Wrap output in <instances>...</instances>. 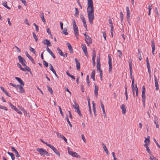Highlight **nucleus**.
I'll list each match as a JSON object with an SVG mask.
<instances>
[{
  "mask_svg": "<svg viewBox=\"0 0 160 160\" xmlns=\"http://www.w3.org/2000/svg\"><path fill=\"white\" fill-rule=\"evenodd\" d=\"M11 148L12 151L14 152L15 153L17 151L13 147H11Z\"/></svg>",
  "mask_w": 160,
  "mask_h": 160,
  "instance_id": "obj_62",
  "label": "nucleus"
},
{
  "mask_svg": "<svg viewBox=\"0 0 160 160\" xmlns=\"http://www.w3.org/2000/svg\"><path fill=\"white\" fill-rule=\"evenodd\" d=\"M120 18L121 19V22H122L123 21V13H122V12H120Z\"/></svg>",
  "mask_w": 160,
  "mask_h": 160,
  "instance_id": "obj_35",
  "label": "nucleus"
},
{
  "mask_svg": "<svg viewBox=\"0 0 160 160\" xmlns=\"http://www.w3.org/2000/svg\"><path fill=\"white\" fill-rule=\"evenodd\" d=\"M86 81L87 83L88 86V87H89L90 85V82L89 80V77L88 75H87L86 77Z\"/></svg>",
  "mask_w": 160,
  "mask_h": 160,
  "instance_id": "obj_33",
  "label": "nucleus"
},
{
  "mask_svg": "<svg viewBox=\"0 0 160 160\" xmlns=\"http://www.w3.org/2000/svg\"><path fill=\"white\" fill-rule=\"evenodd\" d=\"M150 159L151 160H158L155 157L153 156H151L150 158Z\"/></svg>",
  "mask_w": 160,
  "mask_h": 160,
  "instance_id": "obj_55",
  "label": "nucleus"
},
{
  "mask_svg": "<svg viewBox=\"0 0 160 160\" xmlns=\"http://www.w3.org/2000/svg\"><path fill=\"white\" fill-rule=\"evenodd\" d=\"M40 18L42 19V21L44 23H46V21L44 18V15L43 13H40Z\"/></svg>",
  "mask_w": 160,
  "mask_h": 160,
  "instance_id": "obj_23",
  "label": "nucleus"
},
{
  "mask_svg": "<svg viewBox=\"0 0 160 160\" xmlns=\"http://www.w3.org/2000/svg\"><path fill=\"white\" fill-rule=\"evenodd\" d=\"M135 92H136V95L137 97L138 96V89L137 86V84H136V88H135Z\"/></svg>",
  "mask_w": 160,
  "mask_h": 160,
  "instance_id": "obj_53",
  "label": "nucleus"
},
{
  "mask_svg": "<svg viewBox=\"0 0 160 160\" xmlns=\"http://www.w3.org/2000/svg\"><path fill=\"white\" fill-rule=\"evenodd\" d=\"M138 52L139 60L140 61H141V60L142 59L141 52H140V51L139 50H138Z\"/></svg>",
  "mask_w": 160,
  "mask_h": 160,
  "instance_id": "obj_39",
  "label": "nucleus"
},
{
  "mask_svg": "<svg viewBox=\"0 0 160 160\" xmlns=\"http://www.w3.org/2000/svg\"><path fill=\"white\" fill-rule=\"evenodd\" d=\"M62 32L63 33L66 35H68V34L66 29H64L63 30H62Z\"/></svg>",
  "mask_w": 160,
  "mask_h": 160,
  "instance_id": "obj_48",
  "label": "nucleus"
},
{
  "mask_svg": "<svg viewBox=\"0 0 160 160\" xmlns=\"http://www.w3.org/2000/svg\"><path fill=\"white\" fill-rule=\"evenodd\" d=\"M10 107L12 109L15 110L16 109V108L15 107L14 105L11 104V102H9Z\"/></svg>",
  "mask_w": 160,
  "mask_h": 160,
  "instance_id": "obj_38",
  "label": "nucleus"
},
{
  "mask_svg": "<svg viewBox=\"0 0 160 160\" xmlns=\"http://www.w3.org/2000/svg\"><path fill=\"white\" fill-rule=\"evenodd\" d=\"M47 146L49 147L53 151L56 148H55L52 145L49 144H47Z\"/></svg>",
  "mask_w": 160,
  "mask_h": 160,
  "instance_id": "obj_37",
  "label": "nucleus"
},
{
  "mask_svg": "<svg viewBox=\"0 0 160 160\" xmlns=\"http://www.w3.org/2000/svg\"><path fill=\"white\" fill-rule=\"evenodd\" d=\"M57 135L58 137H59L61 138H62L63 136V135H62L61 133H57Z\"/></svg>",
  "mask_w": 160,
  "mask_h": 160,
  "instance_id": "obj_61",
  "label": "nucleus"
},
{
  "mask_svg": "<svg viewBox=\"0 0 160 160\" xmlns=\"http://www.w3.org/2000/svg\"><path fill=\"white\" fill-rule=\"evenodd\" d=\"M121 108L122 110V114H124L126 112V110L124 105H122L121 106Z\"/></svg>",
  "mask_w": 160,
  "mask_h": 160,
  "instance_id": "obj_22",
  "label": "nucleus"
},
{
  "mask_svg": "<svg viewBox=\"0 0 160 160\" xmlns=\"http://www.w3.org/2000/svg\"><path fill=\"white\" fill-rule=\"evenodd\" d=\"M42 43L44 44H46L47 45V46H51V43L49 40H48L47 39H45L44 40L42 41Z\"/></svg>",
  "mask_w": 160,
  "mask_h": 160,
  "instance_id": "obj_13",
  "label": "nucleus"
},
{
  "mask_svg": "<svg viewBox=\"0 0 160 160\" xmlns=\"http://www.w3.org/2000/svg\"><path fill=\"white\" fill-rule=\"evenodd\" d=\"M19 88V92L21 93H23L25 92V91L23 87L20 85H18V89Z\"/></svg>",
  "mask_w": 160,
  "mask_h": 160,
  "instance_id": "obj_15",
  "label": "nucleus"
},
{
  "mask_svg": "<svg viewBox=\"0 0 160 160\" xmlns=\"http://www.w3.org/2000/svg\"><path fill=\"white\" fill-rule=\"evenodd\" d=\"M18 59L19 62L22 64L23 66H27L25 63L26 61L21 56H19L18 57Z\"/></svg>",
  "mask_w": 160,
  "mask_h": 160,
  "instance_id": "obj_7",
  "label": "nucleus"
},
{
  "mask_svg": "<svg viewBox=\"0 0 160 160\" xmlns=\"http://www.w3.org/2000/svg\"><path fill=\"white\" fill-rule=\"evenodd\" d=\"M142 102L143 105L145 107V88L144 85L142 87Z\"/></svg>",
  "mask_w": 160,
  "mask_h": 160,
  "instance_id": "obj_5",
  "label": "nucleus"
},
{
  "mask_svg": "<svg viewBox=\"0 0 160 160\" xmlns=\"http://www.w3.org/2000/svg\"><path fill=\"white\" fill-rule=\"evenodd\" d=\"M36 151L38 152L43 157L45 156V155L47 156H48V154L46 150L42 148H38L36 149Z\"/></svg>",
  "mask_w": 160,
  "mask_h": 160,
  "instance_id": "obj_3",
  "label": "nucleus"
},
{
  "mask_svg": "<svg viewBox=\"0 0 160 160\" xmlns=\"http://www.w3.org/2000/svg\"><path fill=\"white\" fill-rule=\"evenodd\" d=\"M66 119H67V122H68L69 125L71 127H72V125H71V123L70 121H69V120L68 118V117H67L66 118Z\"/></svg>",
  "mask_w": 160,
  "mask_h": 160,
  "instance_id": "obj_60",
  "label": "nucleus"
},
{
  "mask_svg": "<svg viewBox=\"0 0 160 160\" xmlns=\"http://www.w3.org/2000/svg\"><path fill=\"white\" fill-rule=\"evenodd\" d=\"M150 137L149 136H147V138H145V140L144 141L145 144L144 145V146L146 148V150L147 152L150 154H151V152L150 150L148 147V145L150 144Z\"/></svg>",
  "mask_w": 160,
  "mask_h": 160,
  "instance_id": "obj_2",
  "label": "nucleus"
},
{
  "mask_svg": "<svg viewBox=\"0 0 160 160\" xmlns=\"http://www.w3.org/2000/svg\"><path fill=\"white\" fill-rule=\"evenodd\" d=\"M87 0V12L88 20L90 24L92 23L93 20L94 19V9L92 0Z\"/></svg>",
  "mask_w": 160,
  "mask_h": 160,
  "instance_id": "obj_1",
  "label": "nucleus"
},
{
  "mask_svg": "<svg viewBox=\"0 0 160 160\" xmlns=\"http://www.w3.org/2000/svg\"><path fill=\"white\" fill-rule=\"evenodd\" d=\"M48 90L50 92L51 94H53V92L52 89L49 87H48Z\"/></svg>",
  "mask_w": 160,
  "mask_h": 160,
  "instance_id": "obj_44",
  "label": "nucleus"
},
{
  "mask_svg": "<svg viewBox=\"0 0 160 160\" xmlns=\"http://www.w3.org/2000/svg\"><path fill=\"white\" fill-rule=\"evenodd\" d=\"M29 50L31 52H32L34 54H36V52L34 48H32L31 47H30Z\"/></svg>",
  "mask_w": 160,
  "mask_h": 160,
  "instance_id": "obj_42",
  "label": "nucleus"
},
{
  "mask_svg": "<svg viewBox=\"0 0 160 160\" xmlns=\"http://www.w3.org/2000/svg\"><path fill=\"white\" fill-rule=\"evenodd\" d=\"M152 5L151 4H149L148 5V10L149 11H151L152 9Z\"/></svg>",
  "mask_w": 160,
  "mask_h": 160,
  "instance_id": "obj_54",
  "label": "nucleus"
},
{
  "mask_svg": "<svg viewBox=\"0 0 160 160\" xmlns=\"http://www.w3.org/2000/svg\"><path fill=\"white\" fill-rule=\"evenodd\" d=\"M10 85L11 86H13V87H15L17 89H18V85H16L15 84H14L12 83H9Z\"/></svg>",
  "mask_w": 160,
  "mask_h": 160,
  "instance_id": "obj_51",
  "label": "nucleus"
},
{
  "mask_svg": "<svg viewBox=\"0 0 160 160\" xmlns=\"http://www.w3.org/2000/svg\"><path fill=\"white\" fill-rule=\"evenodd\" d=\"M75 111L76 112H77L78 113L80 117H82V114H81V111H80V109H79V108H78V109H77L76 110H75Z\"/></svg>",
  "mask_w": 160,
  "mask_h": 160,
  "instance_id": "obj_34",
  "label": "nucleus"
},
{
  "mask_svg": "<svg viewBox=\"0 0 160 160\" xmlns=\"http://www.w3.org/2000/svg\"><path fill=\"white\" fill-rule=\"evenodd\" d=\"M154 122L156 125V128H158L159 126L158 124V118L157 116H155L154 117Z\"/></svg>",
  "mask_w": 160,
  "mask_h": 160,
  "instance_id": "obj_12",
  "label": "nucleus"
},
{
  "mask_svg": "<svg viewBox=\"0 0 160 160\" xmlns=\"http://www.w3.org/2000/svg\"><path fill=\"white\" fill-rule=\"evenodd\" d=\"M33 25L35 27V29H36V31L37 32H38L39 31V29H38V26L36 25V24L35 23H33Z\"/></svg>",
  "mask_w": 160,
  "mask_h": 160,
  "instance_id": "obj_41",
  "label": "nucleus"
},
{
  "mask_svg": "<svg viewBox=\"0 0 160 160\" xmlns=\"http://www.w3.org/2000/svg\"><path fill=\"white\" fill-rule=\"evenodd\" d=\"M0 109H3L5 110L6 111L8 110V109L6 107L2 106L1 105H0Z\"/></svg>",
  "mask_w": 160,
  "mask_h": 160,
  "instance_id": "obj_49",
  "label": "nucleus"
},
{
  "mask_svg": "<svg viewBox=\"0 0 160 160\" xmlns=\"http://www.w3.org/2000/svg\"><path fill=\"white\" fill-rule=\"evenodd\" d=\"M118 52L119 55L118 56L120 58H121L122 56V52L120 50H118Z\"/></svg>",
  "mask_w": 160,
  "mask_h": 160,
  "instance_id": "obj_45",
  "label": "nucleus"
},
{
  "mask_svg": "<svg viewBox=\"0 0 160 160\" xmlns=\"http://www.w3.org/2000/svg\"><path fill=\"white\" fill-rule=\"evenodd\" d=\"M17 65L18 67H19L20 69L23 71H28L30 72L31 71L30 68L28 66H24V68L22 67L21 65L19 63L17 64Z\"/></svg>",
  "mask_w": 160,
  "mask_h": 160,
  "instance_id": "obj_6",
  "label": "nucleus"
},
{
  "mask_svg": "<svg viewBox=\"0 0 160 160\" xmlns=\"http://www.w3.org/2000/svg\"><path fill=\"white\" fill-rule=\"evenodd\" d=\"M127 11V18H130V11L129 10V7H126Z\"/></svg>",
  "mask_w": 160,
  "mask_h": 160,
  "instance_id": "obj_19",
  "label": "nucleus"
},
{
  "mask_svg": "<svg viewBox=\"0 0 160 160\" xmlns=\"http://www.w3.org/2000/svg\"><path fill=\"white\" fill-rule=\"evenodd\" d=\"M32 35H33V37L35 39L36 42H37L38 40V38L37 37V36H36L35 33L34 32H32Z\"/></svg>",
  "mask_w": 160,
  "mask_h": 160,
  "instance_id": "obj_31",
  "label": "nucleus"
},
{
  "mask_svg": "<svg viewBox=\"0 0 160 160\" xmlns=\"http://www.w3.org/2000/svg\"><path fill=\"white\" fill-rule=\"evenodd\" d=\"M15 110V111H16L19 114H20V115H22V112L20 111H19L18 109H17V108H16V109H15L14 110Z\"/></svg>",
  "mask_w": 160,
  "mask_h": 160,
  "instance_id": "obj_56",
  "label": "nucleus"
},
{
  "mask_svg": "<svg viewBox=\"0 0 160 160\" xmlns=\"http://www.w3.org/2000/svg\"><path fill=\"white\" fill-rule=\"evenodd\" d=\"M2 5L7 9H10V8L8 6L7 2L6 1H5L3 2L2 3Z\"/></svg>",
  "mask_w": 160,
  "mask_h": 160,
  "instance_id": "obj_27",
  "label": "nucleus"
},
{
  "mask_svg": "<svg viewBox=\"0 0 160 160\" xmlns=\"http://www.w3.org/2000/svg\"><path fill=\"white\" fill-rule=\"evenodd\" d=\"M154 81L155 87H156V90H158L159 89L158 84L157 77L155 76H154Z\"/></svg>",
  "mask_w": 160,
  "mask_h": 160,
  "instance_id": "obj_14",
  "label": "nucleus"
},
{
  "mask_svg": "<svg viewBox=\"0 0 160 160\" xmlns=\"http://www.w3.org/2000/svg\"><path fill=\"white\" fill-rule=\"evenodd\" d=\"M100 79L101 81L102 80V70H100Z\"/></svg>",
  "mask_w": 160,
  "mask_h": 160,
  "instance_id": "obj_47",
  "label": "nucleus"
},
{
  "mask_svg": "<svg viewBox=\"0 0 160 160\" xmlns=\"http://www.w3.org/2000/svg\"><path fill=\"white\" fill-rule=\"evenodd\" d=\"M53 151L56 154L58 155L59 157L60 156V153L58 151V150H57L56 148H55Z\"/></svg>",
  "mask_w": 160,
  "mask_h": 160,
  "instance_id": "obj_40",
  "label": "nucleus"
},
{
  "mask_svg": "<svg viewBox=\"0 0 160 160\" xmlns=\"http://www.w3.org/2000/svg\"><path fill=\"white\" fill-rule=\"evenodd\" d=\"M86 37H87L85 38V40L87 44L89 46V44L92 43V39L89 36Z\"/></svg>",
  "mask_w": 160,
  "mask_h": 160,
  "instance_id": "obj_10",
  "label": "nucleus"
},
{
  "mask_svg": "<svg viewBox=\"0 0 160 160\" xmlns=\"http://www.w3.org/2000/svg\"><path fill=\"white\" fill-rule=\"evenodd\" d=\"M98 87L96 85L95 86V89H94V94L95 96L97 97L98 95Z\"/></svg>",
  "mask_w": 160,
  "mask_h": 160,
  "instance_id": "obj_20",
  "label": "nucleus"
},
{
  "mask_svg": "<svg viewBox=\"0 0 160 160\" xmlns=\"http://www.w3.org/2000/svg\"><path fill=\"white\" fill-rule=\"evenodd\" d=\"M103 148L104 151H105L107 155H108L109 152L106 148V146L104 144H103Z\"/></svg>",
  "mask_w": 160,
  "mask_h": 160,
  "instance_id": "obj_30",
  "label": "nucleus"
},
{
  "mask_svg": "<svg viewBox=\"0 0 160 160\" xmlns=\"http://www.w3.org/2000/svg\"><path fill=\"white\" fill-rule=\"evenodd\" d=\"M83 23L84 27L85 28L86 30L87 31L88 30L87 29V25L86 21H85L84 22H83Z\"/></svg>",
  "mask_w": 160,
  "mask_h": 160,
  "instance_id": "obj_57",
  "label": "nucleus"
},
{
  "mask_svg": "<svg viewBox=\"0 0 160 160\" xmlns=\"http://www.w3.org/2000/svg\"><path fill=\"white\" fill-rule=\"evenodd\" d=\"M81 47L85 55L87 56H88V52L87 51V47L86 45L85 44H82L81 45Z\"/></svg>",
  "mask_w": 160,
  "mask_h": 160,
  "instance_id": "obj_11",
  "label": "nucleus"
},
{
  "mask_svg": "<svg viewBox=\"0 0 160 160\" xmlns=\"http://www.w3.org/2000/svg\"><path fill=\"white\" fill-rule=\"evenodd\" d=\"M43 64L44 65L45 67H48V64L44 60H43Z\"/></svg>",
  "mask_w": 160,
  "mask_h": 160,
  "instance_id": "obj_58",
  "label": "nucleus"
},
{
  "mask_svg": "<svg viewBox=\"0 0 160 160\" xmlns=\"http://www.w3.org/2000/svg\"><path fill=\"white\" fill-rule=\"evenodd\" d=\"M58 107L59 110H60V114H61V115L62 116H63V112L62 110V109H61V108L59 106H58Z\"/></svg>",
  "mask_w": 160,
  "mask_h": 160,
  "instance_id": "obj_52",
  "label": "nucleus"
},
{
  "mask_svg": "<svg viewBox=\"0 0 160 160\" xmlns=\"http://www.w3.org/2000/svg\"><path fill=\"white\" fill-rule=\"evenodd\" d=\"M152 51H155V46L154 44V43L153 42H152Z\"/></svg>",
  "mask_w": 160,
  "mask_h": 160,
  "instance_id": "obj_36",
  "label": "nucleus"
},
{
  "mask_svg": "<svg viewBox=\"0 0 160 160\" xmlns=\"http://www.w3.org/2000/svg\"><path fill=\"white\" fill-rule=\"evenodd\" d=\"M20 1L25 5L26 6L27 5V2L25 0H20Z\"/></svg>",
  "mask_w": 160,
  "mask_h": 160,
  "instance_id": "obj_64",
  "label": "nucleus"
},
{
  "mask_svg": "<svg viewBox=\"0 0 160 160\" xmlns=\"http://www.w3.org/2000/svg\"><path fill=\"white\" fill-rule=\"evenodd\" d=\"M68 152L69 155L74 157L78 158L79 157V155L77 153L71 151L70 149H68Z\"/></svg>",
  "mask_w": 160,
  "mask_h": 160,
  "instance_id": "obj_8",
  "label": "nucleus"
},
{
  "mask_svg": "<svg viewBox=\"0 0 160 160\" xmlns=\"http://www.w3.org/2000/svg\"><path fill=\"white\" fill-rule=\"evenodd\" d=\"M72 106L75 110L79 108L78 105L76 102H74V104Z\"/></svg>",
  "mask_w": 160,
  "mask_h": 160,
  "instance_id": "obj_28",
  "label": "nucleus"
},
{
  "mask_svg": "<svg viewBox=\"0 0 160 160\" xmlns=\"http://www.w3.org/2000/svg\"><path fill=\"white\" fill-rule=\"evenodd\" d=\"M75 61L76 63V67L77 70L79 71L80 69V64L79 62L78 61V60L76 58L75 59Z\"/></svg>",
  "mask_w": 160,
  "mask_h": 160,
  "instance_id": "obj_18",
  "label": "nucleus"
},
{
  "mask_svg": "<svg viewBox=\"0 0 160 160\" xmlns=\"http://www.w3.org/2000/svg\"><path fill=\"white\" fill-rule=\"evenodd\" d=\"M95 72L94 70L92 71L91 73V78H92L93 81H95Z\"/></svg>",
  "mask_w": 160,
  "mask_h": 160,
  "instance_id": "obj_25",
  "label": "nucleus"
},
{
  "mask_svg": "<svg viewBox=\"0 0 160 160\" xmlns=\"http://www.w3.org/2000/svg\"><path fill=\"white\" fill-rule=\"evenodd\" d=\"M93 105V110L94 114L96 113V108H95V104L94 103V102H92Z\"/></svg>",
  "mask_w": 160,
  "mask_h": 160,
  "instance_id": "obj_32",
  "label": "nucleus"
},
{
  "mask_svg": "<svg viewBox=\"0 0 160 160\" xmlns=\"http://www.w3.org/2000/svg\"><path fill=\"white\" fill-rule=\"evenodd\" d=\"M57 50L58 52V53L59 54V55L61 56H63V57H65L64 55H63V53L62 51L60 49V48H57Z\"/></svg>",
  "mask_w": 160,
  "mask_h": 160,
  "instance_id": "obj_26",
  "label": "nucleus"
},
{
  "mask_svg": "<svg viewBox=\"0 0 160 160\" xmlns=\"http://www.w3.org/2000/svg\"><path fill=\"white\" fill-rule=\"evenodd\" d=\"M7 153L11 156L12 160H14L15 156L13 153L9 152H8Z\"/></svg>",
  "mask_w": 160,
  "mask_h": 160,
  "instance_id": "obj_24",
  "label": "nucleus"
},
{
  "mask_svg": "<svg viewBox=\"0 0 160 160\" xmlns=\"http://www.w3.org/2000/svg\"><path fill=\"white\" fill-rule=\"evenodd\" d=\"M73 28L74 32V34L77 35L78 32V27L76 24V22L74 19H72Z\"/></svg>",
  "mask_w": 160,
  "mask_h": 160,
  "instance_id": "obj_4",
  "label": "nucleus"
},
{
  "mask_svg": "<svg viewBox=\"0 0 160 160\" xmlns=\"http://www.w3.org/2000/svg\"><path fill=\"white\" fill-rule=\"evenodd\" d=\"M47 51L52 56V57L54 59H55V56L54 55V54H53V52L50 50V49L48 48H47Z\"/></svg>",
  "mask_w": 160,
  "mask_h": 160,
  "instance_id": "obj_21",
  "label": "nucleus"
},
{
  "mask_svg": "<svg viewBox=\"0 0 160 160\" xmlns=\"http://www.w3.org/2000/svg\"><path fill=\"white\" fill-rule=\"evenodd\" d=\"M108 64L109 66V72H111L112 71V58L110 55H108Z\"/></svg>",
  "mask_w": 160,
  "mask_h": 160,
  "instance_id": "obj_9",
  "label": "nucleus"
},
{
  "mask_svg": "<svg viewBox=\"0 0 160 160\" xmlns=\"http://www.w3.org/2000/svg\"><path fill=\"white\" fill-rule=\"evenodd\" d=\"M25 23L28 25V26H30V23L28 22V19H26L24 21Z\"/></svg>",
  "mask_w": 160,
  "mask_h": 160,
  "instance_id": "obj_59",
  "label": "nucleus"
},
{
  "mask_svg": "<svg viewBox=\"0 0 160 160\" xmlns=\"http://www.w3.org/2000/svg\"><path fill=\"white\" fill-rule=\"evenodd\" d=\"M15 78L17 81H18L21 85H24V83L23 82L20 78L17 77H15Z\"/></svg>",
  "mask_w": 160,
  "mask_h": 160,
  "instance_id": "obj_17",
  "label": "nucleus"
},
{
  "mask_svg": "<svg viewBox=\"0 0 160 160\" xmlns=\"http://www.w3.org/2000/svg\"><path fill=\"white\" fill-rule=\"evenodd\" d=\"M100 63H97V70H98L100 72V70H101L100 69Z\"/></svg>",
  "mask_w": 160,
  "mask_h": 160,
  "instance_id": "obj_43",
  "label": "nucleus"
},
{
  "mask_svg": "<svg viewBox=\"0 0 160 160\" xmlns=\"http://www.w3.org/2000/svg\"><path fill=\"white\" fill-rule=\"evenodd\" d=\"M147 67L148 69V71L149 74V76L151 75V69H150V65L147 66Z\"/></svg>",
  "mask_w": 160,
  "mask_h": 160,
  "instance_id": "obj_46",
  "label": "nucleus"
},
{
  "mask_svg": "<svg viewBox=\"0 0 160 160\" xmlns=\"http://www.w3.org/2000/svg\"><path fill=\"white\" fill-rule=\"evenodd\" d=\"M79 11L78 9L77 8H75V13L74 15L77 18L78 16Z\"/></svg>",
  "mask_w": 160,
  "mask_h": 160,
  "instance_id": "obj_29",
  "label": "nucleus"
},
{
  "mask_svg": "<svg viewBox=\"0 0 160 160\" xmlns=\"http://www.w3.org/2000/svg\"><path fill=\"white\" fill-rule=\"evenodd\" d=\"M67 44L70 53L71 54H72L73 53V52L72 46H71V44L69 42H67Z\"/></svg>",
  "mask_w": 160,
  "mask_h": 160,
  "instance_id": "obj_16",
  "label": "nucleus"
},
{
  "mask_svg": "<svg viewBox=\"0 0 160 160\" xmlns=\"http://www.w3.org/2000/svg\"><path fill=\"white\" fill-rule=\"evenodd\" d=\"M136 88V84L135 85V88H132V93L133 97H135V88Z\"/></svg>",
  "mask_w": 160,
  "mask_h": 160,
  "instance_id": "obj_50",
  "label": "nucleus"
},
{
  "mask_svg": "<svg viewBox=\"0 0 160 160\" xmlns=\"http://www.w3.org/2000/svg\"><path fill=\"white\" fill-rule=\"evenodd\" d=\"M81 19L82 22L86 21L84 17L83 16H81Z\"/></svg>",
  "mask_w": 160,
  "mask_h": 160,
  "instance_id": "obj_63",
  "label": "nucleus"
}]
</instances>
